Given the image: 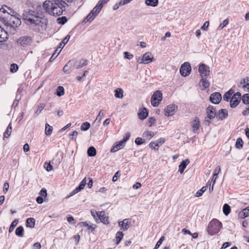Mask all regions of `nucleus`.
<instances>
[{
    "mask_svg": "<svg viewBox=\"0 0 249 249\" xmlns=\"http://www.w3.org/2000/svg\"><path fill=\"white\" fill-rule=\"evenodd\" d=\"M26 23L35 31L43 32L46 30L48 24L47 18L37 15L34 11H25L23 14Z\"/></svg>",
    "mask_w": 249,
    "mask_h": 249,
    "instance_id": "f257e3e1",
    "label": "nucleus"
},
{
    "mask_svg": "<svg viewBox=\"0 0 249 249\" xmlns=\"http://www.w3.org/2000/svg\"><path fill=\"white\" fill-rule=\"evenodd\" d=\"M15 13L16 12L11 8L7 6H3L0 9V20L5 24L6 23H7L9 18L11 17V15Z\"/></svg>",
    "mask_w": 249,
    "mask_h": 249,
    "instance_id": "f03ea898",
    "label": "nucleus"
},
{
    "mask_svg": "<svg viewBox=\"0 0 249 249\" xmlns=\"http://www.w3.org/2000/svg\"><path fill=\"white\" fill-rule=\"evenodd\" d=\"M222 223L217 219H213L209 223L207 231L209 234L213 235L217 233L222 228Z\"/></svg>",
    "mask_w": 249,
    "mask_h": 249,
    "instance_id": "7ed1b4c3",
    "label": "nucleus"
},
{
    "mask_svg": "<svg viewBox=\"0 0 249 249\" xmlns=\"http://www.w3.org/2000/svg\"><path fill=\"white\" fill-rule=\"evenodd\" d=\"M33 42V38L31 36H24L18 38L17 41L18 46L26 47L30 46Z\"/></svg>",
    "mask_w": 249,
    "mask_h": 249,
    "instance_id": "20e7f679",
    "label": "nucleus"
},
{
    "mask_svg": "<svg viewBox=\"0 0 249 249\" xmlns=\"http://www.w3.org/2000/svg\"><path fill=\"white\" fill-rule=\"evenodd\" d=\"M162 99V94L160 90H157L152 96L151 103L154 107H158Z\"/></svg>",
    "mask_w": 249,
    "mask_h": 249,
    "instance_id": "39448f33",
    "label": "nucleus"
},
{
    "mask_svg": "<svg viewBox=\"0 0 249 249\" xmlns=\"http://www.w3.org/2000/svg\"><path fill=\"white\" fill-rule=\"evenodd\" d=\"M98 7V6H95L90 13L84 19L83 22H91L95 18L101 10Z\"/></svg>",
    "mask_w": 249,
    "mask_h": 249,
    "instance_id": "423d86ee",
    "label": "nucleus"
},
{
    "mask_svg": "<svg viewBox=\"0 0 249 249\" xmlns=\"http://www.w3.org/2000/svg\"><path fill=\"white\" fill-rule=\"evenodd\" d=\"M16 13L15 14L11 15V17L8 20L7 23L5 25H10L13 27H17L21 24L20 19L16 16Z\"/></svg>",
    "mask_w": 249,
    "mask_h": 249,
    "instance_id": "0eeeda50",
    "label": "nucleus"
},
{
    "mask_svg": "<svg viewBox=\"0 0 249 249\" xmlns=\"http://www.w3.org/2000/svg\"><path fill=\"white\" fill-rule=\"evenodd\" d=\"M153 60L154 57L152 54L150 53H146L141 58H139L138 59V62L140 64H148L152 62Z\"/></svg>",
    "mask_w": 249,
    "mask_h": 249,
    "instance_id": "6e6552de",
    "label": "nucleus"
},
{
    "mask_svg": "<svg viewBox=\"0 0 249 249\" xmlns=\"http://www.w3.org/2000/svg\"><path fill=\"white\" fill-rule=\"evenodd\" d=\"M198 72L201 78L207 77L210 74V68L205 64L199 65Z\"/></svg>",
    "mask_w": 249,
    "mask_h": 249,
    "instance_id": "1a4fd4ad",
    "label": "nucleus"
},
{
    "mask_svg": "<svg viewBox=\"0 0 249 249\" xmlns=\"http://www.w3.org/2000/svg\"><path fill=\"white\" fill-rule=\"evenodd\" d=\"M191 71V67L188 62H185L183 63L180 68V72L182 76H187L190 73Z\"/></svg>",
    "mask_w": 249,
    "mask_h": 249,
    "instance_id": "9d476101",
    "label": "nucleus"
},
{
    "mask_svg": "<svg viewBox=\"0 0 249 249\" xmlns=\"http://www.w3.org/2000/svg\"><path fill=\"white\" fill-rule=\"evenodd\" d=\"M165 142L164 138H160L156 141H152L149 144V146L152 149L158 150L159 146L162 145Z\"/></svg>",
    "mask_w": 249,
    "mask_h": 249,
    "instance_id": "9b49d317",
    "label": "nucleus"
},
{
    "mask_svg": "<svg viewBox=\"0 0 249 249\" xmlns=\"http://www.w3.org/2000/svg\"><path fill=\"white\" fill-rule=\"evenodd\" d=\"M241 94L239 92L233 94L230 101V106L231 107H235L238 105L241 101Z\"/></svg>",
    "mask_w": 249,
    "mask_h": 249,
    "instance_id": "f8f14e48",
    "label": "nucleus"
},
{
    "mask_svg": "<svg viewBox=\"0 0 249 249\" xmlns=\"http://www.w3.org/2000/svg\"><path fill=\"white\" fill-rule=\"evenodd\" d=\"M118 225L121 227L122 230L125 231L130 227L131 222L128 219H125L123 221H119Z\"/></svg>",
    "mask_w": 249,
    "mask_h": 249,
    "instance_id": "ddd939ff",
    "label": "nucleus"
},
{
    "mask_svg": "<svg viewBox=\"0 0 249 249\" xmlns=\"http://www.w3.org/2000/svg\"><path fill=\"white\" fill-rule=\"evenodd\" d=\"M177 106L175 105H170L165 109L164 115L167 117L172 116L175 112Z\"/></svg>",
    "mask_w": 249,
    "mask_h": 249,
    "instance_id": "4468645a",
    "label": "nucleus"
},
{
    "mask_svg": "<svg viewBox=\"0 0 249 249\" xmlns=\"http://www.w3.org/2000/svg\"><path fill=\"white\" fill-rule=\"evenodd\" d=\"M221 95L219 92L212 93L210 97L211 102L214 104H218L221 100Z\"/></svg>",
    "mask_w": 249,
    "mask_h": 249,
    "instance_id": "2eb2a0df",
    "label": "nucleus"
},
{
    "mask_svg": "<svg viewBox=\"0 0 249 249\" xmlns=\"http://www.w3.org/2000/svg\"><path fill=\"white\" fill-rule=\"evenodd\" d=\"M97 217L98 219L104 224H107L109 223V221L108 220V217L105 216V212L104 211L98 212Z\"/></svg>",
    "mask_w": 249,
    "mask_h": 249,
    "instance_id": "dca6fc26",
    "label": "nucleus"
},
{
    "mask_svg": "<svg viewBox=\"0 0 249 249\" xmlns=\"http://www.w3.org/2000/svg\"><path fill=\"white\" fill-rule=\"evenodd\" d=\"M207 114L210 119H212L216 116L215 109L213 106H210L207 108Z\"/></svg>",
    "mask_w": 249,
    "mask_h": 249,
    "instance_id": "f3484780",
    "label": "nucleus"
},
{
    "mask_svg": "<svg viewBox=\"0 0 249 249\" xmlns=\"http://www.w3.org/2000/svg\"><path fill=\"white\" fill-rule=\"evenodd\" d=\"M190 163V160L189 159H186L184 160H182L178 166V172L180 174H182L186 168L187 165H188Z\"/></svg>",
    "mask_w": 249,
    "mask_h": 249,
    "instance_id": "a211bd4d",
    "label": "nucleus"
},
{
    "mask_svg": "<svg viewBox=\"0 0 249 249\" xmlns=\"http://www.w3.org/2000/svg\"><path fill=\"white\" fill-rule=\"evenodd\" d=\"M73 67L76 69H80L88 65V61L86 60L81 59L78 61H73Z\"/></svg>",
    "mask_w": 249,
    "mask_h": 249,
    "instance_id": "6ab92c4d",
    "label": "nucleus"
},
{
    "mask_svg": "<svg viewBox=\"0 0 249 249\" xmlns=\"http://www.w3.org/2000/svg\"><path fill=\"white\" fill-rule=\"evenodd\" d=\"M6 31L0 26V42L6 41L8 38Z\"/></svg>",
    "mask_w": 249,
    "mask_h": 249,
    "instance_id": "aec40b11",
    "label": "nucleus"
},
{
    "mask_svg": "<svg viewBox=\"0 0 249 249\" xmlns=\"http://www.w3.org/2000/svg\"><path fill=\"white\" fill-rule=\"evenodd\" d=\"M210 82L207 79V77L201 78L200 81V86L202 87L201 89L204 90L210 86Z\"/></svg>",
    "mask_w": 249,
    "mask_h": 249,
    "instance_id": "412c9836",
    "label": "nucleus"
},
{
    "mask_svg": "<svg viewBox=\"0 0 249 249\" xmlns=\"http://www.w3.org/2000/svg\"><path fill=\"white\" fill-rule=\"evenodd\" d=\"M228 111L225 109H221L218 112L216 117L220 120H223L228 117Z\"/></svg>",
    "mask_w": 249,
    "mask_h": 249,
    "instance_id": "4be33fe9",
    "label": "nucleus"
},
{
    "mask_svg": "<svg viewBox=\"0 0 249 249\" xmlns=\"http://www.w3.org/2000/svg\"><path fill=\"white\" fill-rule=\"evenodd\" d=\"M73 67V61L70 60L64 67L63 71L66 73H70Z\"/></svg>",
    "mask_w": 249,
    "mask_h": 249,
    "instance_id": "5701e85b",
    "label": "nucleus"
},
{
    "mask_svg": "<svg viewBox=\"0 0 249 249\" xmlns=\"http://www.w3.org/2000/svg\"><path fill=\"white\" fill-rule=\"evenodd\" d=\"M125 142L123 140L117 143L111 149V152H115L119 150V149L123 148L125 145Z\"/></svg>",
    "mask_w": 249,
    "mask_h": 249,
    "instance_id": "b1692460",
    "label": "nucleus"
},
{
    "mask_svg": "<svg viewBox=\"0 0 249 249\" xmlns=\"http://www.w3.org/2000/svg\"><path fill=\"white\" fill-rule=\"evenodd\" d=\"M249 216V207L243 209L238 213V216L240 218H244Z\"/></svg>",
    "mask_w": 249,
    "mask_h": 249,
    "instance_id": "393cba45",
    "label": "nucleus"
},
{
    "mask_svg": "<svg viewBox=\"0 0 249 249\" xmlns=\"http://www.w3.org/2000/svg\"><path fill=\"white\" fill-rule=\"evenodd\" d=\"M138 115L140 119L143 120L148 116V112L145 108H143L140 110Z\"/></svg>",
    "mask_w": 249,
    "mask_h": 249,
    "instance_id": "a878e982",
    "label": "nucleus"
},
{
    "mask_svg": "<svg viewBox=\"0 0 249 249\" xmlns=\"http://www.w3.org/2000/svg\"><path fill=\"white\" fill-rule=\"evenodd\" d=\"M200 126V122L197 118H196L195 120L192 122V127L193 131L196 132L199 129Z\"/></svg>",
    "mask_w": 249,
    "mask_h": 249,
    "instance_id": "bb28decb",
    "label": "nucleus"
},
{
    "mask_svg": "<svg viewBox=\"0 0 249 249\" xmlns=\"http://www.w3.org/2000/svg\"><path fill=\"white\" fill-rule=\"evenodd\" d=\"M78 225L80 226H84L88 228V230L93 231L96 228V226L94 224L89 225L87 222H81L78 224Z\"/></svg>",
    "mask_w": 249,
    "mask_h": 249,
    "instance_id": "cd10ccee",
    "label": "nucleus"
},
{
    "mask_svg": "<svg viewBox=\"0 0 249 249\" xmlns=\"http://www.w3.org/2000/svg\"><path fill=\"white\" fill-rule=\"evenodd\" d=\"M155 134L154 132L146 130L143 132L142 136L145 140H149L155 136Z\"/></svg>",
    "mask_w": 249,
    "mask_h": 249,
    "instance_id": "c85d7f7f",
    "label": "nucleus"
},
{
    "mask_svg": "<svg viewBox=\"0 0 249 249\" xmlns=\"http://www.w3.org/2000/svg\"><path fill=\"white\" fill-rule=\"evenodd\" d=\"M159 0H145V4L147 6L156 7L158 5Z\"/></svg>",
    "mask_w": 249,
    "mask_h": 249,
    "instance_id": "c756f323",
    "label": "nucleus"
},
{
    "mask_svg": "<svg viewBox=\"0 0 249 249\" xmlns=\"http://www.w3.org/2000/svg\"><path fill=\"white\" fill-rule=\"evenodd\" d=\"M115 97L122 99L124 97V91L121 88H118L115 90Z\"/></svg>",
    "mask_w": 249,
    "mask_h": 249,
    "instance_id": "7c9ffc66",
    "label": "nucleus"
},
{
    "mask_svg": "<svg viewBox=\"0 0 249 249\" xmlns=\"http://www.w3.org/2000/svg\"><path fill=\"white\" fill-rule=\"evenodd\" d=\"M70 38V36L67 35L63 40L59 43V47L57 48L59 49H61V50L63 49L64 46L66 44L68 41L69 40Z\"/></svg>",
    "mask_w": 249,
    "mask_h": 249,
    "instance_id": "2f4dec72",
    "label": "nucleus"
},
{
    "mask_svg": "<svg viewBox=\"0 0 249 249\" xmlns=\"http://www.w3.org/2000/svg\"><path fill=\"white\" fill-rule=\"evenodd\" d=\"M35 224V220L33 218H28L26 220V226L31 228L34 227Z\"/></svg>",
    "mask_w": 249,
    "mask_h": 249,
    "instance_id": "473e14b6",
    "label": "nucleus"
},
{
    "mask_svg": "<svg viewBox=\"0 0 249 249\" xmlns=\"http://www.w3.org/2000/svg\"><path fill=\"white\" fill-rule=\"evenodd\" d=\"M23 227L22 226H19L16 229L15 233L17 236L22 237L23 236Z\"/></svg>",
    "mask_w": 249,
    "mask_h": 249,
    "instance_id": "72a5a7b5",
    "label": "nucleus"
},
{
    "mask_svg": "<svg viewBox=\"0 0 249 249\" xmlns=\"http://www.w3.org/2000/svg\"><path fill=\"white\" fill-rule=\"evenodd\" d=\"M124 236V234L122 231H118L116 234V243L118 245Z\"/></svg>",
    "mask_w": 249,
    "mask_h": 249,
    "instance_id": "f704fd0d",
    "label": "nucleus"
},
{
    "mask_svg": "<svg viewBox=\"0 0 249 249\" xmlns=\"http://www.w3.org/2000/svg\"><path fill=\"white\" fill-rule=\"evenodd\" d=\"M53 132V127L49 124H46L45 125V133L47 136H50Z\"/></svg>",
    "mask_w": 249,
    "mask_h": 249,
    "instance_id": "c9c22d12",
    "label": "nucleus"
},
{
    "mask_svg": "<svg viewBox=\"0 0 249 249\" xmlns=\"http://www.w3.org/2000/svg\"><path fill=\"white\" fill-rule=\"evenodd\" d=\"M12 125L11 123H10L8 126V127L6 128V130H5V132L4 133V138H8L10 135H11V132H12Z\"/></svg>",
    "mask_w": 249,
    "mask_h": 249,
    "instance_id": "e433bc0d",
    "label": "nucleus"
},
{
    "mask_svg": "<svg viewBox=\"0 0 249 249\" xmlns=\"http://www.w3.org/2000/svg\"><path fill=\"white\" fill-rule=\"evenodd\" d=\"M87 153L89 156L92 157L96 155V151L94 147L91 146L88 149Z\"/></svg>",
    "mask_w": 249,
    "mask_h": 249,
    "instance_id": "4c0bfd02",
    "label": "nucleus"
},
{
    "mask_svg": "<svg viewBox=\"0 0 249 249\" xmlns=\"http://www.w3.org/2000/svg\"><path fill=\"white\" fill-rule=\"evenodd\" d=\"M86 184V178H85L80 182V184H79V185L77 187H76L75 189L79 192L81 190H82L84 188Z\"/></svg>",
    "mask_w": 249,
    "mask_h": 249,
    "instance_id": "58836bf2",
    "label": "nucleus"
},
{
    "mask_svg": "<svg viewBox=\"0 0 249 249\" xmlns=\"http://www.w3.org/2000/svg\"><path fill=\"white\" fill-rule=\"evenodd\" d=\"M243 141L242 139L239 138L237 139L235 143V147L238 149H241L243 147Z\"/></svg>",
    "mask_w": 249,
    "mask_h": 249,
    "instance_id": "ea45409f",
    "label": "nucleus"
},
{
    "mask_svg": "<svg viewBox=\"0 0 249 249\" xmlns=\"http://www.w3.org/2000/svg\"><path fill=\"white\" fill-rule=\"evenodd\" d=\"M46 105L44 103L39 104L35 112V114L36 115H38L39 113H41V111L44 108Z\"/></svg>",
    "mask_w": 249,
    "mask_h": 249,
    "instance_id": "a19ab883",
    "label": "nucleus"
},
{
    "mask_svg": "<svg viewBox=\"0 0 249 249\" xmlns=\"http://www.w3.org/2000/svg\"><path fill=\"white\" fill-rule=\"evenodd\" d=\"M90 126V124L89 122H85L82 124L80 129L82 131H87L88 130Z\"/></svg>",
    "mask_w": 249,
    "mask_h": 249,
    "instance_id": "79ce46f5",
    "label": "nucleus"
},
{
    "mask_svg": "<svg viewBox=\"0 0 249 249\" xmlns=\"http://www.w3.org/2000/svg\"><path fill=\"white\" fill-rule=\"evenodd\" d=\"M223 211L224 213L226 215H228L230 213L231 211V208L230 206L227 204H224L223 207Z\"/></svg>",
    "mask_w": 249,
    "mask_h": 249,
    "instance_id": "37998d69",
    "label": "nucleus"
},
{
    "mask_svg": "<svg viewBox=\"0 0 249 249\" xmlns=\"http://www.w3.org/2000/svg\"><path fill=\"white\" fill-rule=\"evenodd\" d=\"M18 222V219H15L14 221H13L9 229V232H11L13 231L14 228L17 226Z\"/></svg>",
    "mask_w": 249,
    "mask_h": 249,
    "instance_id": "c03bdc74",
    "label": "nucleus"
},
{
    "mask_svg": "<svg viewBox=\"0 0 249 249\" xmlns=\"http://www.w3.org/2000/svg\"><path fill=\"white\" fill-rule=\"evenodd\" d=\"M61 52V49H59V48H57L55 52L53 54L52 56L51 57L50 59V61H52Z\"/></svg>",
    "mask_w": 249,
    "mask_h": 249,
    "instance_id": "a18cd8bd",
    "label": "nucleus"
},
{
    "mask_svg": "<svg viewBox=\"0 0 249 249\" xmlns=\"http://www.w3.org/2000/svg\"><path fill=\"white\" fill-rule=\"evenodd\" d=\"M64 94V89L63 87L59 86L56 89V95L61 96Z\"/></svg>",
    "mask_w": 249,
    "mask_h": 249,
    "instance_id": "49530a36",
    "label": "nucleus"
},
{
    "mask_svg": "<svg viewBox=\"0 0 249 249\" xmlns=\"http://www.w3.org/2000/svg\"><path fill=\"white\" fill-rule=\"evenodd\" d=\"M242 100L244 104H249V94H245L242 97Z\"/></svg>",
    "mask_w": 249,
    "mask_h": 249,
    "instance_id": "de8ad7c7",
    "label": "nucleus"
},
{
    "mask_svg": "<svg viewBox=\"0 0 249 249\" xmlns=\"http://www.w3.org/2000/svg\"><path fill=\"white\" fill-rule=\"evenodd\" d=\"M206 187H202L199 190H198L195 196L199 197L202 195L203 193L206 191Z\"/></svg>",
    "mask_w": 249,
    "mask_h": 249,
    "instance_id": "09e8293b",
    "label": "nucleus"
},
{
    "mask_svg": "<svg viewBox=\"0 0 249 249\" xmlns=\"http://www.w3.org/2000/svg\"><path fill=\"white\" fill-rule=\"evenodd\" d=\"M109 0H100L96 6H98V8L101 10L104 6V5Z\"/></svg>",
    "mask_w": 249,
    "mask_h": 249,
    "instance_id": "8fccbe9b",
    "label": "nucleus"
},
{
    "mask_svg": "<svg viewBox=\"0 0 249 249\" xmlns=\"http://www.w3.org/2000/svg\"><path fill=\"white\" fill-rule=\"evenodd\" d=\"M18 69V67L17 64L13 63L10 66V71L12 73L16 72Z\"/></svg>",
    "mask_w": 249,
    "mask_h": 249,
    "instance_id": "3c124183",
    "label": "nucleus"
},
{
    "mask_svg": "<svg viewBox=\"0 0 249 249\" xmlns=\"http://www.w3.org/2000/svg\"><path fill=\"white\" fill-rule=\"evenodd\" d=\"M164 240V237L161 236L160 240L156 243L154 248L153 249H158L161 245L162 243Z\"/></svg>",
    "mask_w": 249,
    "mask_h": 249,
    "instance_id": "603ef678",
    "label": "nucleus"
},
{
    "mask_svg": "<svg viewBox=\"0 0 249 249\" xmlns=\"http://www.w3.org/2000/svg\"><path fill=\"white\" fill-rule=\"evenodd\" d=\"M241 84H243L242 85V88L245 91L249 92V83L246 84L245 79L243 80V82H241Z\"/></svg>",
    "mask_w": 249,
    "mask_h": 249,
    "instance_id": "864d4df0",
    "label": "nucleus"
},
{
    "mask_svg": "<svg viewBox=\"0 0 249 249\" xmlns=\"http://www.w3.org/2000/svg\"><path fill=\"white\" fill-rule=\"evenodd\" d=\"M145 141V140L144 139L138 137L136 139L135 142L137 145H141L144 143Z\"/></svg>",
    "mask_w": 249,
    "mask_h": 249,
    "instance_id": "5fc2aeb1",
    "label": "nucleus"
},
{
    "mask_svg": "<svg viewBox=\"0 0 249 249\" xmlns=\"http://www.w3.org/2000/svg\"><path fill=\"white\" fill-rule=\"evenodd\" d=\"M229 23V19L228 18H227L225 19L222 23H221L219 26L218 29H222L224 27H225Z\"/></svg>",
    "mask_w": 249,
    "mask_h": 249,
    "instance_id": "6e6d98bb",
    "label": "nucleus"
},
{
    "mask_svg": "<svg viewBox=\"0 0 249 249\" xmlns=\"http://www.w3.org/2000/svg\"><path fill=\"white\" fill-rule=\"evenodd\" d=\"M104 116V113L103 112V110H101L99 112L98 115H97L96 119L95 121H96L98 120V122L100 123L103 117Z\"/></svg>",
    "mask_w": 249,
    "mask_h": 249,
    "instance_id": "4d7b16f0",
    "label": "nucleus"
},
{
    "mask_svg": "<svg viewBox=\"0 0 249 249\" xmlns=\"http://www.w3.org/2000/svg\"><path fill=\"white\" fill-rule=\"evenodd\" d=\"M57 21L60 24H64L67 21V19L65 17H62V18H58Z\"/></svg>",
    "mask_w": 249,
    "mask_h": 249,
    "instance_id": "13d9d810",
    "label": "nucleus"
},
{
    "mask_svg": "<svg viewBox=\"0 0 249 249\" xmlns=\"http://www.w3.org/2000/svg\"><path fill=\"white\" fill-rule=\"evenodd\" d=\"M91 215L93 217V218L95 219L96 222H97V216H98V213L96 211L94 210H91L90 211Z\"/></svg>",
    "mask_w": 249,
    "mask_h": 249,
    "instance_id": "bf43d9fd",
    "label": "nucleus"
},
{
    "mask_svg": "<svg viewBox=\"0 0 249 249\" xmlns=\"http://www.w3.org/2000/svg\"><path fill=\"white\" fill-rule=\"evenodd\" d=\"M39 195L41 197H46L47 195L46 189L45 188H42L39 192Z\"/></svg>",
    "mask_w": 249,
    "mask_h": 249,
    "instance_id": "052dcab7",
    "label": "nucleus"
},
{
    "mask_svg": "<svg viewBox=\"0 0 249 249\" xmlns=\"http://www.w3.org/2000/svg\"><path fill=\"white\" fill-rule=\"evenodd\" d=\"M124 57L128 60L131 59L133 57V55L129 52H124Z\"/></svg>",
    "mask_w": 249,
    "mask_h": 249,
    "instance_id": "680f3d73",
    "label": "nucleus"
},
{
    "mask_svg": "<svg viewBox=\"0 0 249 249\" xmlns=\"http://www.w3.org/2000/svg\"><path fill=\"white\" fill-rule=\"evenodd\" d=\"M67 219L68 222L69 223H70V224H74L75 223L74 219L71 215H68L67 217Z\"/></svg>",
    "mask_w": 249,
    "mask_h": 249,
    "instance_id": "e2e57ef3",
    "label": "nucleus"
},
{
    "mask_svg": "<svg viewBox=\"0 0 249 249\" xmlns=\"http://www.w3.org/2000/svg\"><path fill=\"white\" fill-rule=\"evenodd\" d=\"M230 92H227L223 96V99L226 101H228L229 99H231V96L229 94Z\"/></svg>",
    "mask_w": 249,
    "mask_h": 249,
    "instance_id": "0e129e2a",
    "label": "nucleus"
},
{
    "mask_svg": "<svg viewBox=\"0 0 249 249\" xmlns=\"http://www.w3.org/2000/svg\"><path fill=\"white\" fill-rule=\"evenodd\" d=\"M44 167L47 171H50L53 169V166L50 163H45Z\"/></svg>",
    "mask_w": 249,
    "mask_h": 249,
    "instance_id": "69168bd1",
    "label": "nucleus"
},
{
    "mask_svg": "<svg viewBox=\"0 0 249 249\" xmlns=\"http://www.w3.org/2000/svg\"><path fill=\"white\" fill-rule=\"evenodd\" d=\"M155 122L156 120L155 118L153 117L149 118L148 124L149 126H151L152 125H153L155 124Z\"/></svg>",
    "mask_w": 249,
    "mask_h": 249,
    "instance_id": "338daca9",
    "label": "nucleus"
},
{
    "mask_svg": "<svg viewBox=\"0 0 249 249\" xmlns=\"http://www.w3.org/2000/svg\"><path fill=\"white\" fill-rule=\"evenodd\" d=\"M41 245L40 243L36 242L33 245V249H41Z\"/></svg>",
    "mask_w": 249,
    "mask_h": 249,
    "instance_id": "774afa93",
    "label": "nucleus"
}]
</instances>
